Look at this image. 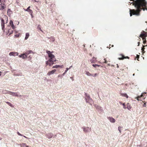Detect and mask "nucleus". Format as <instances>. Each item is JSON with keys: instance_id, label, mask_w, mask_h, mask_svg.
<instances>
[{"instance_id": "obj_1", "label": "nucleus", "mask_w": 147, "mask_h": 147, "mask_svg": "<svg viewBox=\"0 0 147 147\" xmlns=\"http://www.w3.org/2000/svg\"><path fill=\"white\" fill-rule=\"evenodd\" d=\"M147 2L145 0H136L134 3V6L136 9H130V16L132 15L139 16L140 13L142 10L144 11L146 10L147 11L146 7Z\"/></svg>"}, {"instance_id": "obj_2", "label": "nucleus", "mask_w": 147, "mask_h": 147, "mask_svg": "<svg viewBox=\"0 0 147 147\" xmlns=\"http://www.w3.org/2000/svg\"><path fill=\"white\" fill-rule=\"evenodd\" d=\"M46 53L48 54V56L50 58L49 60V61L52 62L56 61V59L54 55L52 54V52L49 51H47Z\"/></svg>"}, {"instance_id": "obj_3", "label": "nucleus", "mask_w": 147, "mask_h": 147, "mask_svg": "<svg viewBox=\"0 0 147 147\" xmlns=\"http://www.w3.org/2000/svg\"><path fill=\"white\" fill-rule=\"evenodd\" d=\"M85 99L86 102L87 103H88L89 104L92 105V104L93 103V100L91 98L88 94L85 93Z\"/></svg>"}, {"instance_id": "obj_4", "label": "nucleus", "mask_w": 147, "mask_h": 147, "mask_svg": "<svg viewBox=\"0 0 147 147\" xmlns=\"http://www.w3.org/2000/svg\"><path fill=\"white\" fill-rule=\"evenodd\" d=\"M5 93V94H9L13 96H16L17 97L19 96H21V95H19L18 94H17V93L12 92L10 91H8V92H7V93Z\"/></svg>"}, {"instance_id": "obj_5", "label": "nucleus", "mask_w": 147, "mask_h": 147, "mask_svg": "<svg viewBox=\"0 0 147 147\" xmlns=\"http://www.w3.org/2000/svg\"><path fill=\"white\" fill-rule=\"evenodd\" d=\"M82 128L83 131L85 132H89L91 131V128L88 127H83Z\"/></svg>"}, {"instance_id": "obj_6", "label": "nucleus", "mask_w": 147, "mask_h": 147, "mask_svg": "<svg viewBox=\"0 0 147 147\" xmlns=\"http://www.w3.org/2000/svg\"><path fill=\"white\" fill-rule=\"evenodd\" d=\"M1 26L2 30H3V32H5V30L4 29L5 28V22L4 20L2 18H1Z\"/></svg>"}, {"instance_id": "obj_7", "label": "nucleus", "mask_w": 147, "mask_h": 147, "mask_svg": "<svg viewBox=\"0 0 147 147\" xmlns=\"http://www.w3.org/2000/svg\"><path fill=\"white\" fill-rule=\"evenodd\" d=\"M95 106L96 108V109L100 112H102L103 111L102 108L99 106H98L97 105H95Z\"/></svg>"}, {"instance_id": "obj_8", "label": "nucleus", "mask_w": 147, "mask_h": 147, "mask_svg": "<svg viewBox=\"0 0 147 147\" xmlns=\"http://www.w3.org/2000/svg\"><path fill=\"white\" fill-rule=\"evenodd\" d=\"M147 34L146 32L144 31H143L141 33L140 36V37H141L143 38H145V37L147 36Z\"/></svg>"}, {"instance_id": "obj_9", "label": "nucleus", "mask_w": 147, "mask_h": 147, "mask_svg": "<svg viewBox=\"0 0 147 147\" xmlns=\"http://www.w3.org/2000/svg\"><path fill=\"white\" fill-rule=\"evenodd\" d=\"M108 119L112 123H114L115 121V119L112 117H107Z\"/></svg>"}, {"instance_id": "obj_10", "label": "nucleus", "mask_w": 147, "mask_h": 147, "mask_svg": "<svg viewBox=\"0 0 147 147\" xmlns=\"http://www.w3.org/2000/svg\"><path fill=\"white\" fill-rule=\"evenodd\" d=\"M46 136L49 139H50L53 136V134L51 133H48L46 134Z\"/></svg>"}, {"instance_id": "obj_11", "label": "nucleus", "mask_w": 147, "mask_h": 147, "mask_svg": "<svg viewBox=\"0 0 147 147\" xmlns=\"http://www.w3.org/2000/svg\"><path fill=\"white\" fill-rule=\"evenodd\" d=\"M5 7L6 5L4 3H1L0 4V10H3Z\"/></svg>"}, {"instance_id": "obj_12", "label": "nucleus", "mask_w": 147, "mask_h": 147, "mask_svg": "<svg viewBox=\"0 0 147 147\" xmlns=\"http://www.w3.org/2000/svg\"><path fill=\"white\" fill-rule=\"evenodd\" d=\"M56 71V69H54L52 70V71H49L47 75L49 76H50L51 74H53L55 73V72Z\"/></svg>"}, {"instance_id": "obj_13", "label": "nucleus", "mask_w": 147, "mask_h": 147, "mask_svg": "<svg viewBox=\"0 0 147 147\" xmlns=\"http://www.w3.org/2000/svg\"><path fill=\"white\" fill-rule=\"evenodd\" d=\"M9 24L11 26V27L13 29H14L16 27L14 25L13 21L12 20L10 21L9 22Z\"/></svg>"}, {"instance_id": "obj_14", "label": "nucleus", "mask_w": 147, "mask_h": 147, "mask_svg": "<svg viewBox=\"0 0 147 147\" xmlns=\"http://www.w3.org/2000/svg\"><path fill=\"white\" fill-rule=\"evenodd\" d=\"M120 55L121 56V57H119L118 58L119 59V60H123L124 59L126 58H129V57L128 56H127L126 57H125L123 55Z\"/></svg>"}, {"instance_id": "obj_15", "label": "nucleus", "mask_w": 147, "mask_h": 147, "mask_svg": "<svg viewBox=\"0 0 147 147\" xmlns=\"http://www.w3.org/2000/svg\"><path fill=\"white\" fill-rule=\"evenodd\" d=\"M91 63H94L96 61V58L93 57L90 60Z\"/></svg>"}, {"instance_id": "obj_16", "label": "nucleus", "mask_w": 147, "mask_h": 147, "mask_svg": "<svg viewBox=\"0 0 147 147\" xmlns=\"http://www.w3.org/2000/svg\"><path fill=\"white\" fill-rule=\"evenodd\" d=\"M51 62H51L49 61V60H48L47 61H46V65H49L50 66H51L52 65V64L51 63Z\"/></svg>"}, {"instance_id": "obj_17", "label": "nucleus", "mask_w": 147, "mask_h": 147, "mask_svg": "<svg viewBox=\"0 0 147 147\" xmlns=\"http://www.w3.org/2000/svg\"><path fill=\"white\" fill-rule=\"evenodd\" d=\"M59 67L62 68L63 67V65H56L55 66H54L53 67V68H57Z\"/></svg>"}, {"instance_id": "obj_18", "label": "nucleus", "mask_w": 147, "mask_h": 147, "mask_svg": "<svg viewBox=\"0 0 147 147\" xmlns=\"http://www.w3.org/2000/svg\"><path fill=\"white\" fill-rule=\"evenodd\" d=\"M7 13L8 15L9 16V15H11V14L12 13V11H11V10L10 9H8L7 11Z\"/></svg>"}, {"instance_id": "obj_19", "label": "nucleus", "mask_w": 147, "mask_h": 147, "mask_svg": "<svg viewBox=\"0 0 147 147\" xmlns=\"http://www.w3.org/2000/svg\"><path fill=\"white\" fill-rule=\"evenodd\" d=\"M121 95L123 96L126 97L127 98H128V96L126 93H121Z\"/></svg>"}, {"instance_id": "obj_20", "label": "nucleus", "mask_w": 147, "mask_h": 147, "mask_svg": "<svg viewBox=\"0 0 147 147\" xmlns=\"http://www.w3.org/2000/svg\"><path fill=\"white\" fill-rule=\"evenodd\" d=\"M29 33H26V36L25 38V39L26 40L28 39L29 36Z\"/></svg>"}, {"instance_id": "obj_21", "label": "nucleus", "mask_w": 147, "mask_h": 147, "mask_svg": "<svg viewBox=\"0 0 147 147\" xmlns=\"http://www.w3.org/2000/svg\"><path fill=\"white\" fill-rule=\"evenodd\" d=\"M33 53V52L31 50H28L26 53L27 55H28L30 53Z\"/></svg>"}, {"instance_id": "obj_22", "label": "nucleus", "mask_w": 147, "mask_h": 147, "mask_svg": "<svg viewBox=\"0 0 147 147\" xmlns=\"http://www.w3.org/2000/svg\"><path fill=\"white\" fill-rule=\"evenodd\" d=\"M27 57V55L26 53L22 54V58L23 59H26Z\"/></svg>"}, {"instance_id": "obj_23", "label": "nucleus", "mask_w": 147, "mask_h": 147, "mask_svg": "<svg viewBox=\"0 0 147 147\" xmlns=\"http://www.w3.org/2000/svg\"><path fill=\"white\" fill-rule=\"evenodd\" d=\"M30 6L28 7V8L26 10V11H28L30 13H32V11L30 9Z\"/></svg>"}, {"instance_id": "obj_24", "label": "nucleus", "mask_w": 147, "mask_h": 147, "mask_svg": "<svg viewBox=\"0 0 147 147\" xmlns=\"http://www.w3.org/2000/svg\"><path fill=\"white\" fill-rule=\"evenodd\" d=\"M127 108L128 109V110H130V109H131V107L129 105V103H127Z\"/></svg>"}, {"instance_id": "obj_25", "label": "nucleus", "mask_w": 147, "mask_h": 147, "mask_svg": "<svg viewBox=\"0 0 147 147\" xmlns=\"http://www.w3.org/2000/svg\"><path fill=\"white\" fill-rule=\"evenodd\" d=\"M86 74L88 76H93V75L90 74L88 71H86Z\"/></svg>"}, {"instance_id": "obj_26", "label": "nucleus", "mask_w": 147, "mask_h": 147, "mask_svg": "<svg viewBox=\"0 0 147 147\" xmlns=\"http://www.w3.org/2000/svg\"><path fill=\"white\" fill-rule=\"evenodd\" d=\"M8 32L9 33V35H10L13 33V30L11 29H9L8 31Z\"/></svg>"}, {"instance_id": "obj_27", "label": "nucleus", "mask_w": 147, "mask_h": 147, "mask_svg": "<svg viewBox=\"0 0 147 147\" xmlns=\"http://www.w3.org/2000/svg\"><path fill=\"white\" fill-rule=\"evenodd\" d=\"M7 103L8 104V105H9L11 107H13V105L11 104L9 102H5Z\"/></svg>"}, {"instance_id": "obj_28", "label": "nucleus", "mask_w": 147, "mask_h": 147, "mask_svg": "<svg viewBox=\"0 0 147 147\" xmlns=\"http://www.w3.org/2000/svg\"><path fill=\"white\" fill-rule=\"evenodd\" d=\"M92 66L95 68H96L97 67H99L100 66H101L100 65L97 64H93Z\"/></svg>"}, {"instance_id": "obj_29", "label": "nucleus", "mask_w": 147, "mask_h": 147, "mask_svg": "<svg viewBox=\"0 0 147 147\" xmlns=\"http://www.w3.org/2000/svg\"><path fill=\"white\" fill-rule=\"evenodd\" d=\"M69 69L68 68H66V69L65 70V72L62 74V76H64L66 73L67 72V71Z\"/></svg>"}, {"instance_id": "obj_30", "label": "nucleus", "mask_w": 147, "mask_h": 147, "mask_svg": "<svg viewBox=\"0 0 147 147\" xmlns=\"http://www.w3.org/2000/svg\"><path fill=\"white\" fill-rule=\"evenodd\" d=\"M18 52H13V56H18Z\"/></svg>"}, {"instance_id": "obj_31", "label": "nucleus", "mask_w": 147, "mask_h": 147, "mask_svg": "<svg viewBox=\"0 0 147 147\" xmlns=\"http://www.w3.org/2000/svg\"><path fill=\"white\" fill-rule=\"evenodd\" d=\"M20 145L21 147L22 146L23 147H26V146L25 143H22V144H20Z\"/></svg>"}, {"instance_id": "obj_32", "label": "nucleus", "mask_w": 147, "mask_h": 147, "mask_svg": "<svg viewBox=\"0 0 147 147\" xmlns=\"http://www.w3.org/2000/svg\"><path fill=\"white\" fill-rule=\"evenodd\" d=\"M37 29H39L42 32V30L40 27V25H38V26L37 27Z\"/></svg>"}, {"instance_id": "obj_33", "label": "nucleus", "mask_w": 147, "mask_h": 147, "mask_svg": "<svg viewBox=\"0 0 147 147\" xmlns=\"http://www.w3.org/2000/svg\"><path fill=\"white\" fill-rule=\"evenodd\" d=\"M142 39L143 40V43L145 44L146 42V40L145 38H143Z\"/></svg>"}, {"instance_id": "obj_34", "label": "nucleus", "mask_w": 147, "mask_h": 147, "mask_svg": "<svg viewBox=\"0 0 147 147\" xmlns=\"http://www.w3.org/2000/svg\"><path fill=\"white\" fill-rule=\"evenodd\" d=\"M9 55L10 56H13V52H11L9 53Z\"/></svg>"}, {"instance_id": "obj_35", "label": "nucleus", "mask_w": 147, "mask_h": 147, "mask_svg": "<svg viewBox=\"0 0 147 147\" xmlns=\"http://www.w3.org/2000/svg\"><path fill=\"white\" fill-rule=\"evenodd\" d=\"M20 35V34H16L15 35V36L16 37H19Z\"/></svg>"}, {"instance_id": "obj_36", "label": "nucleus", "mask_w": 147, "mask_h": 147, "mask_svg": "<svg viewBox=\"0 0 147 147\" xmlns=\"http://www.w3.org/2000/svg\"><path fill=\"white\" fill-rule=\"evenodd\" d=\"M122 127L121 126H119L118 127V130L120 132H121V128Z\"/></svg>"}, {"instance_id": "obj_37", "label": "nucleus", "mask_w": 147, "mask_h": 147, "mask_svg": "<svg viewBox=\"0 0 147 147\" xmlns=\"http://www.w3.org/2000/svg\"><path fill=\"white\" fill-rule=\"evenodd\" d=\"M123 105V108L125 109H126L127 108V107H125V103H123L122 104Z\"/></svg>"}, {"instance_id": "obj_38", "label": "nucleus", "mask_w": 147, "mask_h": 147, "mask_svg": "<svg viewBox=\"0 0 147 147\" xmlns=\"http://www.w3.org/2000/svg\"><path fill=\"white\" fill-rule=\"evenodd\" d=\"M98 75V74L97 73H96L94 75H93V76H92L93 77H96Z\"/></svg>"}, {"instance_id": "obj_39", "label": "nucleus", "mask_w": 147, "mask_h": 147, "mask_svg": "<svg viewBox=\"0 0 147 147\" xmlns=\"http://www.w3.org/2000/svg\"><path fill=\"white\" fill-rule=\"evenodd\" d=\"M63 76H62V75H59L58 76V77H61V78H62Z\"/></svg>"}, {"instance_id": "obj_40", "label": "nucleus", "mask_w": 147, "mask_h": 147, "mask_svg": "<svg viewBox=\"0 0 147 147\" xmlns=\"http://www.w3.org/2000/svg\"><path fill=\"white\" fill-rule=\"evenodd\" d=\"M17 133L18 135L22 136V135L19 132H18Z\"/></svg>"}, {"instance_id": "obj_41", "label": "nucleus", "mask_w": 147, "mask_h": 147, "mask_svg": "<svg viewBox=\"0 0 147 147\" xmlns=\"http://www.w3.org/2000/svg\"><path fill=\"white\" fill-rule=\"evenodd\" d=\"M5 0H0V2L1 3H2L5 1Z\"/></svg>"}, {"instance_id": "obj_42", "label": "nucleus", "mask_w": 147, "mask_h": 147, "mask_svg": "<svg viewBox=\"0 0 147 147\" xmlns=\"http://www.w3.org/2000/svg\"><path fill=\"white\" fill-rule=\"evenodd\" d=\"M51 38H52L51 40H52V41L54 42L55 41V39L54 38L52 37Z\"/></svg>"}, {"instance_id": "obj_43", "label": "nucleus", "mask_w": 147, "mask_h": 147, "mask_svg": "<svg viewBox=\"0 0 147 147\" xmlns=\"http://www.w3.org/2000/svg\"><path fill=\"white\" fill-rule=\"evenodd\" d=\"M22 54H21V55H20L19 56V57H21V58H22Z\"/></svg>"}, {"instance_id": "obj_44", "label": "nucleus", "mask_w": 147, "mask_h": 147, "mask_svg": "<svg viewBox=\"0 0 147 147\" xmlns=\"http://www.w3.org/2000/svg\"><path fill=\"white\" fill-rule=\"evenodd\" d=\"M35 2H38L39 1V0H34Z\"/></svg>"}, {"instance_id": "obj_45", "label": "nucleus", "mask_w": 147, "mask_h": 147, "mask_svg": "<svg viewBox=\"0 0 147 147\" xmlns=\"http://www.w3.org/2000/svg\"><path fill=\"white\" fill-rule=\"evenodd\" d=\"M7 92L5 90L4 91H3V93L4 94V93H7Z\"/></svg>"}, {"instance_id": "obj_46", "label": "nucleus", "mask_w": 147, "mask_h": 147, "mask_svg": "<svg viewBox=\"0 0 147 147\" xmlns=\"http://www.w3.org/2000/svg\"><path fill=\"white\" fill-rule=\"evenodd\" d=\"M16 23L18 25L19 24V22H18V21H17L16 22Z\"/></svg>"}, {"instance_id": "obj_47", "label": "nucleus", "mask_w": 147, "mask_h": 147, "mask_svg": "<svg viewBox=\"0 0 147 147\" xmlns=\"http://www.w3.org/2000/svg\"><path fill=\"white\" fill-rule=\"evenodd\" d=\"M104 60L105 61L104 62V63H107V61L105 59H104Z\"/></svg>"}, {"instance_id": "obj_48", "label": "nucleus", "mask_w": 147, "mask_h": 147, "mask_svg": "<svg viewBox=\"0 0 147 147\" xmlns=\"http://www.w3.org/2000/svg\"><path fill=\"white\" fill-rule=\"evenodd\" d=\"M70 78L71 79H72V80H73V78L72 77H70Z\"/></svg>"}, {"instance_id": "obj_49", "label": "nucleus", "mask_w": 147, "mask_h": 147, "mask_svg": "<svg viewBox=\"0 0 147 147\" xmlns=\"http://www.w3.org/2000/svg\"><path fill=\"white\" fill-rule=\"evenodd\" d=\"M144 48H142V51H144Z\"/></svg>"}, {"instance_id": "obj_50", "label": "nucleus", "mask_w": 147, "mask_h": 147, "mask_svg": "<svg viewBox=\"0 0 147 147\" xmlns=\"http://www.w3.org/2000/svg\"><path fill=\"white\" fill-rule=\"evenodd\" d=\"M72 67V65H71V66H70L69 67V69H71V68Z\"/></svg>"}, {"instance_id": "obj_51", "label": "nucleus", "mask_w": 147, "mask_h": 147, "mask_svg": "<svg viewBox=\"0 0 147 147\" xmlns=\"http://www.w3.org/2000/svg\"><path fill=\"white\" fill-rule=\"evenodd\" d=\"M54 62H51V64H52V65L54 64Z\"/></svg>"}, {"instance_id": "obj_52", "label": "nucleus", "mask_w": 147, "mask_h": 147, "mask_svg": "<svg viewBox=\"0 0 147 147\" xmlns=\"http://www.w3.org/2000/svg\"><path fill=\"white\" fill-rule=\"evenodd\" d=\"M54 62H51V64H52V65L54 64Z\"/></svg>"}, {"instance_id": "obj_53", "label": "nucleus", "mask_w": 147, "mask_h": 147, "mask_svg": "<svg viewBox=\"0 0 147 147\" xmlns=\"http://www.w3.org/2000/svg\"><path fill=\"white\" fill-rule=\"evenodd\" d=\"M141 97H142L143 96V93H142V94L141 95Z\"/></svg>"}, {"instance_id": "obj_54", "label": "nucleus", "mask_w": 147, "mask_h": 147, "mask_svg": "<svg viewBox=\"0 0 147 147\" xmlns=\"http://www.w3.org/2000/svg\"><path fill=\"white\" fill-rule=\"evenodd\" d=\"M24 136V138H27V137H26V136Z\"/></svg>"}, {"instance_id": "obj_55", "label": "nucleus", "mask_w": 147, "mask_h": 147, "mask_svg": "<svg viewBox=\"0 0 147 147\" xmlns=\"http://www.w3.org/2000/svg\"><path fill=\"white\" fill-rule=\"evenodd\" d=\"M1 71H0V76H1Z\"/></svg>"}, {"instance_id": "obj_56", "label": "nucleus", "mask_w": 147, "mask_h": 147, "mask_svg": "<svg viewBox=\"0 0 147 147\" xmlns=\"http://www.w3.org/2000/svg\"><path fill=\"white\" fill-rule=\"evenodd\" d=\"M117 67H118V68L119 67V66L118 65V64H117Z\"/></svg>"}, {"instance_id": "obj_57", "label": "nucleus", "mask_w": 147, "mask_h": 147, "mask_svg": "<svg viewBox=\"0 0 147 147\" xmlns=\"http://www.w3.org/2000/svg\"><path fill=\"white\" fill-rule=\"evenodd\" d=\"M145 103H144V105H143V106H145Z\"/></svg>"}, {"instance_id": "obj_58", "label": "nucleus", "mask_w": 147, "mask_h": 147, "mask_svg": "<svg viewBox=\"0 0 147 147\" xmlns=\"http://www.w3.org/2000/svg\"><path fill=\"white\" fill-rule=\"evenodd\" d=\"M138 46H139V42H138Z\"/></svg>"}, {"instance_id": "obj_59", "label": "nucleus", "mask_w": 147, "mask_h": 147, "mask_svg": "<svg viewBox=\"0 0 147 147\" xmlns=\"http://www.w3.org/2000/svg\"><path fill=\"white\" fill-rule=\"evenodd\" d=\"M26 147H29V146H26Z\"/></svg>"}, {"instance_id": "obj_60", "label": "nucleus", "mask_w": 147, "mask_h": 147, "mask_svg": "<svg viewBox=\"0 0 147 147\" xmlns=\"http://www.w3.org/2000/svg\"><path fill=\"white\" fill-rule=\"evenodd\" d=\"M134 75H135V74H133V76H134Z\"/></svg>"}, {"instance_id": "obj_61", "label": "nucleus", "mask_w": 147, "mask_h": 147, "mask_svg": "<svg viewBox=\"0 0 147 147\" xmlns=\"http://www.w3.org/2000/svg\"><path fill=\"white\" fill-rule=\"evenodd\" d=\"M5 17L6 18H7V16H5Z\"/></svg>"}, {"instance_id": "obj_62", "label": "nucleus", "mask_w": 147, "mask_h": 147, "mask_svg": "<svg viewBox=\"0 0 147 147\" xmlns=\"http://www.w3.org/2000/svg\"><path fill=\"white\" fill-rule=\"evenodd\" d=\"M1 140V138H0V140Z\"/></svg>"}, {"instance_id": "obj_63", "label": "nucleus", "mask_w": 147, "mask_h": 147, "mask_svg": "<svg viewBox=\"0 0 147 147\" xmlns=\"http://www.w3.org/2000/svg\"><path fill=\"white\" fill-rule=\"evenodd\" d=\"M113 45L112 46V47H113Z\"/></svg>"}]
</instances>
